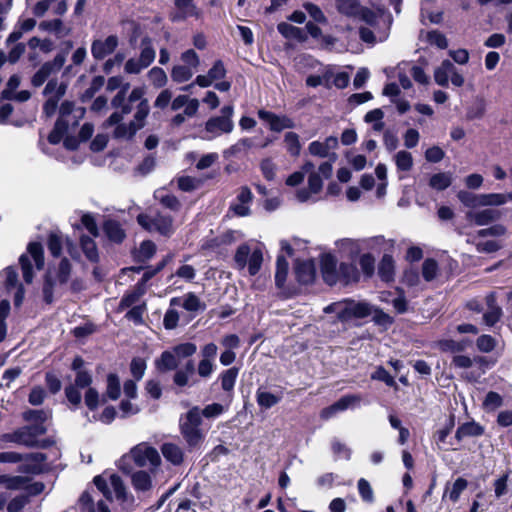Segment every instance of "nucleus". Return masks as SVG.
<instances>
[{"label": "nucleus", "mask_w": 512, "mask_h": 512, "mask_svg": "<svg viewBox=\"0 0 512 512\" xmlns=\"http://www.w3.org/2000/svg\"><path fill=\"white\" fill-rule=\"evenodd\" d=\"M177 184L181 191L191 192L201 185V181L191 176H181L177 178Z\"/></svg>", "instance_id": "obj_60"}, {"label": "nucleus", "mask_w": 512, "mask_h": 512, "mask_svg": "<svg viewBox=\"0 0 512 512\" xmlns=\"http://www.w3.org/2000/svg\"><path fill=\"white\" fill-rule=\"evenodd\" d=\"M396 166L401 171H409L413 166V157L410 152L401 150L395 155Z\"/></svg>", "instance_id": "obj_50"}, {"label": "nucleus", "mask_w": 512, "mask_h": 512, "mask_svg": "<svg viewBox=\"0 0 512 512\" xmlns=\"http://www.w3.org/2000/svg\"><path fill=\"white\" fill-rule=\"evenodd\" d=\"M70 105L69 104H61L60 107V116L57 120L54 129L50 132L48 136V140L51 144H57L63 138L65 132L68 130L64 125V121H67V116L69 113Z\"/></svg>", "instance_id": "obj_18"}, {"label": "nucleus", "mask_w": 512, "mask_h": 512, "mask_svg": "<svg viewBox=\"0 0 512 512\" xmlns=\"http://www.w3.org/2000/svg\"><path fill=\"white\" fill-rule=\"evenodd\" d=\"M295 276L299 283L310 284L315 278V264L312 260L299 261L295 263Z\"/></svg>", "instance_id": "obj_17"}, {"label": "nucleus", "mask_w": 512, "mask_h": 512, "mask_svg": "<svg viewBox=\"0 0 512 512\" xmlns=\"http://www.w3.org/2000/svg\"><path fill=\"white\" fill-rule=\"evenodd\" d=\"M343 309L340 312L339 321L347 322L353 318L362 319L372 314V305L368 302H357L352 299L343 301Z\"/></svg>", "instance_id": "obj_7"}, {"label": "nucleus", "mask_w": 512, "mask_h": 512, "mask_svg": "<svg viewBox=\"0 0 512 512\" xmlns=\"http://www.w3.org/2000/svg\"><path fill=\"white\" fill-rule=\"evenodd\" d=\"M161 453L168 462L175 466L181 465L184 461V451L175 443H164L161 446Z\"/></svg>", "instance_id": "obj_20"}, {"label": "nucleus", "mask_w": 512, "mask_h": 512, "mask_svg": "<svg viewBox=\"0 0 512 512\" xmlns=\"http://www.w3.org/2000/svg\"><path fill=\"white\" fill-rule=\"evenodd\" d=\"M95 486L107 499H112V493L114 498L123 505L126 509L132 510L134 507V497L128 493L127 488L117 474H110L109 478L106 479L103 475H98L93 480Z\"/></svg>", "instance_id": "obj_2"}, {"label": "nucleus", "mask_w": 512, "mask_h": 512, "mask_svg": "<svg viewBox=\"0 0 512 512\" xmlns=\"http://www.w3.org/2000/svg\"><path fill=\"white\" fill-rule=\"evenodd\" d=\"M484 429L476 422H466L458 427L455 437L461 441L465 437H476L482 435Z\"/></svg>", "instance_id": "obj_31"}, {"label": "nucleus", "mask_w": 512, "mask_h": 512, "mask_svg": "<svg viewBox=\"0 0 512 512\" xmlns=\"http://www.w3.org/2000/svg\"><path fill=\"white\" fill-rule=\"evenodd\" d=\"M0 440L5 443L10 442L32 447V424L20 427L10 433H4L0 436Z\"/></svg>", "instance_id": "obj_13"}, {"label": "nucleus", "mask_w": 512, "mask_h": 512, "mask_svg": "<svg viewBox=\"0 0 512 512\" xmlns=\"http://www.w3.org/2000/svg\"><path fill=\"white\" fill-rule=\"evenodd\" d=\"M358 271L353 264L341 263L339 266L338 280L343 279L345 283L356 282Z\"/></svg>", "instance_id": "obj_43"}, {"label": "nucleus", "mask_w": 512, "mask_h": 512, "mask_svg": "<svg viewBox=\"0 0 512 512\" xmlns=\"http://www.w3.org/2000/svg\"><path fill=\"white\" fill-rule=\"evenodd\" d=\"M65 63V54H57L52 61L44 63L34 74V86H40L51 74L59 71Z\"/></svg>", "instance_id": "obj_12"}, {"label": "nucleus", "mask_w": 512, "mask_h": 512, "mask_svg": "<svg viewBox=\"0 0 512 512\" xmlns=\"http://www.w3.org/2000/svg\"><path fill=\"white\" fill-rule=\"evenodd\" d=\"M457 198L465 206L471 210L477 207H482V194H474L466 190H460L457 193Z\"/></svg>", "instance_id": "obj_37"}, {"label": "nucleus", "mask_w": 512, "mask_h": 512, "mask_svg": "<svg viewBox=\"0 0 512 512\" xmlns=\"http://www.w3.org/2000/svg\"><path fill=\"white\" fill-rule=\"evenodd\" d=\"M138 224L149 232H157L163 236L172 235L173 218L160 212L155 214L142 213L137 216Z\"/></svg>", "instance_id": "obj_6"}, {"label": "nucleus", "mask_w": 512, "mask_h": 512, "mask_svg": "<svg viewBox=\"0 0 512 512\" xmlns=\"http://www.w3.org/2000/svg\"><path fill=\"white\" fill-rule=\"evenodd\" d=\"M453 69L454 64L449 60H444L434 71L435 82L442 87H447Z\"/></svg>", "instance_id": "obj_25"}, {"label": "nucleus", "mask_w": 512, "mask_h": 512, "mask_svg": "<svg viewBox=\"0 0 512 512\" xmlns=\"http://www.w3.org/2000/svg\"><path fill=\"white\" fill-rule=\"evenodd\" d=\"M512 201V193L482 194V207H497Z\"/></svg>", "instance_id": "obj_30"}, {"label": "nucleus", "mask_w": 512, "mask_h": 512, "mask_svg": "<svg viewBox=\"0 0 512 512\" xmlns=\"http://www.w3.org/2000/svg\"><path fill=\"white\" fill-rule=\"evenodd\" d=\"M148 78L151 84L156 88L165 86L168 80L165 71L159 67H153L148 72Z\"/></svg>", "instance_id": "obj_49"}, {"label": "nucleus", "mask_w": 512, "mask_h": 512, "mask_svg": "<svg viewBox=\"0 0 512 512\" xmlns=\"http://www.w3.org/2000/svg\"><path fill=\"white\" fill-rule=\"evenodd\" d=\"M284 142L287 148V151L292 156H298L301 152V144L299 141V136L295 132H287L284 136Z\"/></svg>", "instance_id": "obj_47"}, {"label": "nucleus", "mask_w": 512, "mask_h": 512, "mask_svg": "<svg viewBox=\"0 0 512 512\" xmlns=\"http://www.w3.org/2000/svg\"><path fill=\"white\" fill-rule=\"evenodd\" d=\"M50 466L48 453L34 451V474L45 472Z\"/></svg>", "instance_id": "obj_52"}, {"label": "nucleus", "mask_w": 512, "mask_h": 512, "mask_svg": "<svg viewBox=\"0 0 512 512\" xmlns=\"http://www.w3.org/2000/svg\"><path fill=\"white\" fill-rule=\"evenodd\" d=\"M28 255L32 256V240H30L26 245V253L22 254L19 257V263L22 268L24 281L27 284H31L32 283V262L30 261Z\"/></svg>", "instance_id": "obj_33"}, {"label": "nucleus", "mask_w": 512, "mask_h": 512, "mask_svg": "<svg viewBox=\"0 0 512 512\" xmlns=\"http://www.w3.org/2000/svg\"><path fill=\"white\" fill-rule=\"evenodd\" d=\"M39 29L55 33L59 38L65 37L71 33V28L65 27L60 19L42 21Z\"/></svg>", "instance_id": "obj_29"}, {"label": "nucleus", "mask_w": 512, "mask_h": 512, "mask_svg": "<svg viewBox=\"0 0 512 512\" xmlns=\"http://www.w3.org/2000/svg\"><path fill=\"white\" fill-rule=\"evenodd\" d=\"M65 241L67 245L70 244L69 239L65 238L60 231H52L48 234L46 244L49 252L53 257L58 258L61 256L63 244Z\"/></svg>", "instance_id": "obj_21"}, {"label": "nucleus", "mask_w": 512, "mask_h": 512, "mask_svg": "<svg viewBox=\"0 0 512 512\" xmlns=\"http://www.w3.org/2000/svg\"><path fill=\"white\" fill-rule=\"evenodd\" d=\"M452 184V175L446 172L436 173L431 176L429 186L437 191H443Z\"/></svg>", "instance_id": "obj_41"}, {"label": "nucleus", "mask_w": 512, "mask_h": 512, "mask_svg": "<svg viewBox=\"0 0 512 512\" xmlns=\"http://www.w3.org/2000/svg\"><path fill=\"white\" fill-rule=\"evenodd\" d=\"M131 484L134 490L138 493H145L153 487L150 474L143 470H139L131 474Z\"/></svg>", "instance_id": "obj_24"}, {"label": "nucleus", "mask_w": 512, "mask_h": 512, "mask_svg": "<svg viewBox=\"0 0 512 512\" xmlns=\"http://www.w3.org/2000/svg\"><path fill=\"white\" fill-rule=\"evenodd\" d=\"M438 274V264L432 258H427L422 264V276L430 282L436 278Z\"/></svg>", "instance_id": "obj_56"}, {"label": "nucleus", "mask_w": 512, "mask_h": 512, "mask_svg": "<svg viewBox=\"0 0 512 512\" xmlns=\"http://www.w3.org/2000/svg\"><path fill=\"white\" fill-rule=\"evenodd\" d=\"M250 254V247L247 244H242L237 248L236 253L234 255V262L238 269L242 270L245 268L250 257Z\"/></svg>", "instance_id": "obj_51"}, {"label": "nucleus", "mask_w": 512, "mask_h": 512, "mask_svg": "<svg viewBox=\"0 0 512 512\" xmlns=\"http://www.w3.org/2000/svg\"><path fill=\"white\" fill-rule=\"evenodd\" d=\"M336 8L339 13L356 18L359 14L361 4L358 0H337Z\"/></svg>", "instance_id": "obj_34"}, {"label": "nucleus", "mask_w": 512, "mask_h": 512, "mask_svg": "<svg viewBox=\"0 0 512 512\" xmlns=\"http://www.w3.org/2000/svg\"><path fill=\"white\" fill-rule=\"evenodd\" d=\"M279 33L287 39H303V32L300 28L295 27L286 22H281L277 25Z\"/></svg>", "instance_id": "obj_45"}, {"label": "nucleus", "mask_w": 512, "mask_h": 512, "mask_svg": "<svg viewBox=\"0 0 512 512\" xmlns=\"http://www.w3.org/2000/svg\"><path fill=\"white\" fill-rule=\"evenodd\" d=\"M0 281L7 292H11L19 285H23L19 281V275L15 266H8L0 272Z\"/></svg>", "instance_id": "obj_23"}, {"label": "nucleus", "mask_w": 512, "mask_h": 512, "mask_svg": "<svg viewBox=\"0 0 512 512\" xmlns=\"http://www.w3.org/2000/svg\"><path fill=\"white\" fill-rule=\"evenodd\" d=\"M201 423L202 417L198 407L191 408L180 419V433L190 451L199 449L204 442L205 435L200 428Z\"/></svg>", "instance_id": "obj_3"}, {"label": "nucleus", "mask_w": 512, "mask_h": 512, "mask_svg": "<svg viewBox=\"0 0 512 512\" xmlns=\"http://www.w3.org/2000/svg\"><path fill=\"white\" fill-rule=\"evenodd\" d=\"M333 73L326 72L322 76L319 75H310L306 79V84L310 87H317L319 85H325L326 87H331V79Z\"/></svg>", "instance_id": "obj_62"}, {"label": "nucleus", "mask_w": 512, "mask_h": 512, "mask_svg": "<svg viewBox=\"0 0 512 512\" xmlns=\"http://www.w3.org/2000/svg\"><path fill=\"white\" fill-rule=\"evenodd\" d=\"M468 482L464 478H457L449 491V499L452 502H457L460 498L461 493L467 488Z\"/></svg>", "instance_id": "obj_64"}, {"label": "nucleus", "mask_w": 512, "mask_h": 512, "mask_svg": "<svg viewBox=\"0 0 512 512\" xmlns=\"http://www.w3.org/2000/svg\"><path fill=\"white\" fill-rule=\"evenodd\" d=\"M336 246L343 257L350 259H354L362 250L360 242L351 238L338 240Z\"/></svg>", "instance_id": "obj_22"}, {"label": "nucleus", "mask_w": 512, "mask_h": 512, "mask_svg": "<svg viewBox=\"0 0 512 512\" xmlns=\"http://www.w3.org/2000/svg\"><path fill=\"white\" fill-rule=\"evenodd\" d=\"M378 274L383 281L389 282L394 276V260L392 256L385 254L379 264Z\"/></svg>", "instance_id": "obj_35"}, {"label": "nucleus", "mask_w": 512, "mask_h": 512, "mask_svg": "<svg viewBox=\"0 0 512 512\" xmlns=\"http://www.w3.org/2000/svg\"><path fill=\"white\" fill-rule=\"evenodd\" d=\"M308 151L313 156H318L321 158L328 157L332 162H335L337 159V154L335 152L328 153L323 142L313 141L308 146Z\"/></svg>", "instance_id": "obj_46"}, {"label": "nucleus", "mask_w": 512, "mask_h": 512, "mask_svg": "<svg viewBox=\"0 0 512 512\" xmlns=\"http://www.w3.org/2000/svg\"><path fill=\"white\" fill-rule=\"evenodd\" d=\"M108 397L112 400H116L120 396V381L116 374L110 373L107 376V390Z\"/></svg>", "instance_id": "obj_57"}, {"label": "nucleus", "mask_w": 512, "mask_h": 512, "mask_svg": "<svg viewBox=\"0 0 512 512\" xmlns=\"http://www.w3.org/2000/svg\"><path fill=\"white\" fill-rule=\"evenodd\" d=\"M280 395L273 394L262 388H258L256 391V402L263 409H270L277 405L281 401Z\"/></svg>", "instance_id": "obj_28"}, {"label": "nucleus", "mask_w": 512, "mask_h": 512, "mask_svg": "<svg viewBox=\"0 0 512 512\" xmlns=\"http://www.w3.org/2000/svg\"><path fill=\"white\" fill-rule=\"evenodd\" d=\"M31 30H32V18H26L21 23L20 28L18 30L15 29L9 34V36L6 40L7 45L18 41L22 37L23 32H28Z\"/></svg>", "instance_id": "obj_61"}, {"label": "nucleus", "mask_w": 512, "mask_h": 512, "mask_svg": "<svg viewBox=\"0 0 512 512\" xmlns=\"http://www.w3.org/2000/svg\"><path fill=\"white\" fill-rule=\"evenodd\" d=\"M145 293V287L142 285H137L136 289L134 291H131L127 294H125L118 306L119 311H123L129 307H132L142 295Z\"/></svg>", "instance_id": "obj_38"}, {"label": "nucleus", "mask_w": 512, "mask_h": 512, "mask_svg": "<svg viewBox=\"0 0 512 512\" xmlns=\"http://www.w3.org/2000/svg\"><path fill=\"white\" fill-rule=\"evenodd\" d=\"M391 24V20L387 21V29L384 31H378L377 27L374 28L375 31L370 28L361 26L359 28V37L360 39L370 45H374L377 42H383L388 38V30Z\"/></svg>", "instance_id": "obj_19"}, {"label": "nucleus", "mask_w": 512, "mask_h": 512, "mask_svg": "<svg viewBox=\"0 0 512 512\" xmlns=\"http://www.w3.org/2000/svg\"><path fill=\"white\" fill-rule=\"evenodd\" d=\"M263 262V254L260 249L254 250L248 259L247 265H248V271L251 276L256 275L262 265Z\"/></svg>", "instance_id": "obj_55"}, {"label": "nucleus", "mask_w": 512, "mask_h": 512, "mask_svg": "<svg viewBox=\"0 0 512 512\" xmlns=\"http://www.w3.org/2000/svg\"><path fill=\"white\" fill-rule=\"evenodd\" d=\"M238 373H239V369L236 367H232L230 369L225 370L220 375L221 387L224 391L233 390Z\"/></svg>", "instance_id": "obj_44"}, {"label": "nucleus", "mask_w": 512, "mask_h": 512, "mask_svg": "<svg viewBox=\"0 0 512 512\" xmlns=\"http://www.w3.org/2000/svg\"><path fill=\"white\" fill-rule=\"evenodd\" d=\"M321 272L327 284L334 285L338 281L339 267H337V260L333 255L325 254L322 256Z\"/></svg>", "instance_id": "obj_16"}, {"label": "nucleus", "mask_w": 512, "mask_h": 512, "mask_svg": "<svg viewBox=\"0 0 512 512\" xmlns=\"http://www.w3.org/2000/svg\"><path fill=\"white\" fill-rule=\"evenodd\" d=\"M357 488L363 501L367 503H372L374 501L373 489L366 479L360 478L357 482Z\"/></svg>", "instance_id": "obj_59"}, {"label": "nucleus", "mask_w": 512, "mask_h": 512, "mask_svg": "<svg viewBox=\"0 0 512 512\" xmlns=\"http://www.w3.org/2000/svg\"><path fill=\"white\" fill-rule=\"evenodd\" d=\"M119 43L116 35H110L105 39H97L92 42L91 53L96 60H102L112 54Z\"/></svg>", "instance_id": "obj_10"}, {"label": "nucleus", "mask_w": 512, "mask_h": 512, "mask_svg": "<svg viewBox=\"0 0 512 512\" xmlns=\"http://www.w3.org/2000/svg\"><path fill=\"white\" fill-rule=\"evenodd\" d=\"M25 463L18 467V471L32 474V453L21 454L14 451L0 452V463Z\"/></svg>", "instance_id": "obj_14"}, {"label": "nucleus", "mask_w": 512, "mask_h": 512, "mask_svg": "<svg viewBox=\"0 0 512 512\" xmlns=\"http://www.w3.org/2000/svg\"><path fill=\"white\" fill-rule=\"evenodd\" d=\"M65 88L66 87L61 84V86L57 89L56 94L48 97L43 107V111L47 117H51L55 114L58 106V101L65 94Z\"/></svg>", "instance_id": "obj_42"}, {"label": "nucleus", "mask_w": 512, "mask_h": 512, "mask_svg": "<svg viewBox=\"0 0 512 512\" xmlns=\"http://www.w3.org/2000/svg\"><path fill=\"white\" fill-rule=\"evenodd\" d=\"M372 320L376 325L382 326V327H389L393 324L394 319L389 314L385 313L382 309L375 307L372 305Z\"/></svg>", "instance_id": "obj_53"}, {"label": "nucleus", "mask_w": 512, "mask_h": 512, "mask_svg": "<svg viewBox=\"0 0 512 512\" xmlns=\"http://www.w3.org/2000/svg\"><path fill=\"white\" fill-rule=\"evenodd\" d=\"M20 82L21 78L18 74L11 75L6 84V88L1 92L0 98L2 100H12V95L16 92V89L19 87Z\"/></svg>", "instance_id": "obj_54"}, {"label": "nucleus", "mask_w": 512, "mask_h": 512, "mask_svg": "<svg viewBox=\"0 0 512 512\" xmlns=\"http://www.w3.org/2000/svg\"><path fill=\"white\" fill-rule=\"evenodd\" d=\"M129 83L122 84L121 77L108 79L106 89L114 91L119 89L111 100L115 111L104 122V127L114 126L113 137L118 140H131L136 133L146 125L150 113V105L144 97L145 91L135 87L128 95Z\"/></svg>", "instance_id": "obj_1"}, {"label": "nucleus", "mask_w": 512, "mask_h": 512, "mask_svg": "<svg viewBox=\"0 0 512 512\" xmlns=\"http://www.w3.org/2000/svg\"><path fill=\"white\" fill-rule=\"evenodd\" d=\"M156 53L152 47L150 38L145 37L141 41V53L139 55L140 62L147 68L155 59Z\"/></svg>", "instance_id": "obj_36"}, {"label": "nucleus", "mask_w": 512, "mask_h": 512, "mask_svg": "<svg viewBox=\"0 0 512 512\" xmlns=\"http://www.w3.org/2000/svg\"><path fill=\"white\" fill-rule=\"evenodd\" d=\"M6 488L9 490H17L24 488L28 494L32 493V477L27 476H9L7 475Z\"/></svg>", "instance_id": "obj_27"}, {"label": "nucleus", "mask_w": 512, "mask_h": 512, "mask_svg": "<svg viewBox=\"0 0 512 512\" xmlns=\"http://www.w3.org/2000/svg\"><path fill=\"white\" fill-rule=\"evenodd\" d=\"M172 351L176 355L178 361L184 358L191 357L197 351V346L194 343L186 342L181 343L172 348Z\"/></svg>", "instance_id": "obj_48"}, {"label": "nucleus", "mask_w": 512, "mask_h": 512, "mask_svg": "<svg viewBox=\"0 0 512 512\" xmlns=\"http://www.w3.org/2000/svg\"><path fill=\"white\" fill-rule=\"evenodd\" d=\"M502 217V212L498 209L486 208L483 210H469L465 218L466 220L473 222L477 226H485L495 221H498Z\"/></svg>", "instance_id": "obj_11"}, {"label": "nucleus", "mask_w": 512, "mask_h": 512, "mask_svg": "<svg viewBox=\"0 0 512 512\" xmlns=\"http://www.w3.org/2000/svg\"><path fill=\"white\" fill-rule=\"evenodd\" d=\"M62 104H69L70 110L67 116V121H64L63 125L69 129L70 127H75L78 125L79 121L84 117L85 115V108L83 107H77L73 102L65 101Z\"/></svg>", "instance_id": "obj_39"}, {"label": "nucleus", "mask_w": 512, "mask_h": 512, "mask_svg": "<svg viewBox=\"0 0 512 512\" xmlns=\"http://www.w3.org/2000/svg\"><path fill=\"white\" fill-rule=\"evenodd\" d=\"M193 76V71L187 66H175L171 72V78L177 83L188 81Z\"/></svg>", "instance_id": "obj_58"}, {"label": "nucleus", "mask_w": 512, "mask_h": 512, "mask_svg": "<svg viewBox=\"0 0 512 512\" xmlns=\"http://www.w3.org/2000/svg\"><path fill=\"white\" fill-rule=\"evenodd\" d=\"M128 457L132 458L137 466L148 467L151 472H153V470L158 468L161 464V457L158 451L154 447H151L146 443H140L133 447ZM126 459L127 456L121 458V460L119 461V469L126 473H129L130 470L124 466V462Z\"/></svg>", "instance_id": "obj_5"}, {"label": "nucleus", "mask_w": 512, "mask_h": 512, "mask_svg": "<svg viewBox=\"0 0 512 512\" xmlns=\"http://www.w3.org/2000/svg\"><path fill=\"white\" fill-rule=\"evenodd\" d=\"M104 232L106 236L113 242L120 243L125 238V232L119 222L115 220H107L104 223Z\"/></svg>", "instance_id": "obj_32"}, {"label": "nucleus", "mask_w": 512, "mask_h": 512, "mask_svg": "<svg viewBox=\"0 0 512 512\" xmlns=\"http://www.w3.org/2000/svg\"><path fill=\"white\" fill-rule=\"evenodd\" d=\"M174 4L178 11L171 15L173 22L182 21L188 17H200V10L196 7L194 0H175Z\"/></svg>", "instance_id": "obj_15"}, {"label": "nucleus", "mask_w": 512, "mask_h": 512, "mask_svg": "<svg viewBox=\"0 0 512 512\" xmlns=\"http://www.w3.org/2000/svg\"><path fill=\"white\" fill-rule=\"evenodd\" d=\"M156 367L161 372L171 371L178 367L179 361L171 350L164 351L155 361Z\"/></svg>", "instance_id": "obj_26"}, {"label": "nucleus", "mask_w": 512, "mask_h": 512, "mask_svg": "<svg viewBox=\"0 0 512 512\" xmlns=\"http://www.w3.org/2000/svg\"><path fill=\"white\" fill-rule=\"evenodd\" d=\"M257 115L268 124L269 129L273 132H281L295 127L294 121L286 115H277L265 109H259Z\"/></svg>", "instance_id": "obj_9"}, {"label": "nucleus", "mask_w": 512, "mask_h": 512, "mask_svg": "<svg viewBox=\"0 0 512 512\" xmlns=\"http://www.w3.org/2000/svg\"><path fill=\"white\" fill-rule=\"evenodd\" d=\"M379 15L370 10L367 7L361 6L359 14L357 18L361 19L365 23H367L369 26L376 28L379 23Z\"/></svg>", "instance_id": "obj_63"}, {"label": "nucleus", "mask_w": 512, "mask_h": 512, "mask_svg": "<svg viewBox=\"0 0 512 512\" xmlns=\"http://www.w3.org/2000/svg\"><path fill=\"white\" fill-rule=\"evenodd\" d=\"M51 413L49 410H34V449L35 448H47L54 444L52 438H46L43 440L36 439L39 434H44L50 424Z\"/></svg>", "instance_id": "obj_8"}, {"label": "nucleus", "mask_w": 512, "mask_h": 512, "mask_svg": "<svg viewBox=\"0 0 512 512\" xmlns=\"http://www.w3.org/2000/svg\"><path fill=\"white\" fill-rule=\"evenodd\" d=\"M80 245L83 253L89 261L97 262L99 260L96 243L91 237L85 235L82 236L80 239Z\"/></svg>", "instance_id": "obj_40"}, {"label": "nucleus", "mask_w": 512, "mask_h": 512, "mask_svg": "<svg viewBox=\"0 0 512 512\" xmlns=\"http://www.w3.org/2000/svg\"><path fill=\"white\" fill-rule=\"evenodd\" d=\"M234 107L226 105L221 108V115L209 118L202 131V139L213 140L223 134H230L234 130Z\"/></svg>", "instance_id": "obj_4"}]
</instances>
